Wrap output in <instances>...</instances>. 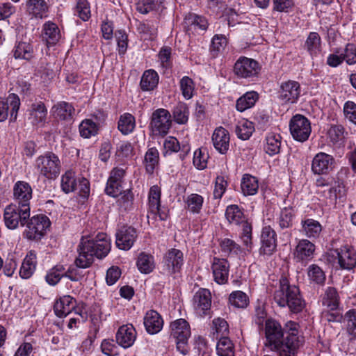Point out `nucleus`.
<instances>
[{
    "instance_id": "nucleus-11",
    "label": "nucleus",
    "mask_w": 356,
    "mask_h": 356,
    "mask_svg": "<svg viewBox=\"0 0 356 356\" xmlns=\"http://www.w3.org/2000/svg\"><path fill=\"white\" fill-rule=\"evenodd\" d=\"M302 342L298 336L287 334L279 341L278 346L272 350L277 352L278 356H296Z\"/></svg>"
},
{
    "instance_id": "nucleus-50",
    "label": "nucleus",
    "mask_w": 356,
    "mask_h": 356,
    "mask_svg": "<svg viewBox=\"0 0 356 356\" xmlns=\"http://www.w3.org/2000/svg\"><path fill=\"white\" fill-rule=\"evenodd\" d=\"M343 321L346 323V330L351 339H356V309H350L346 312Z\"/></svg>"
},
{
    "instance_id": "nucleus-56",
    "label": "nucleus",
    "mask_w": 356,
    "mask_h": 356,
    "mask_svg": "<svg viewBox=\"0 0 356 356\" xmlns=\"http://www.w3.org/2000/svg\"><path fill=\"white\" fill-rule=\"evenodd\" d=\"M189 111L186 104L179 103L174 108L173 118L177 124H184L188 120Z\"/></svg>"
},
{
    "instance_id": "nucleus-13",
    "label": "nucleus",
    "mask_w": 356,
    "mask_h": 356,
    "mask_svg": "<svg viewBox=\"0 0 356 356\" xmlns=\"http://www.w3.org/2000/svg\"><path fill=\"white\" fill-rule=\"evenodd\" d=\"M193 306L195 313L204 316L209 314L211 307V294L207 289H200L193 298Z\"/></svg>"
},
{
    "instance_id": "nucleus-32",
    "label": "nucleus",
    "mask_w": 356,
    "mask_h": 356,
    "mask_svg": "<svg viewBox=\"0 0 356 356\" xmlns=\"http://www.w3.org/2000/svg\"><path fill=\"white\" fill-rule=\"evenodd\" d=\"M136 266L141 273L148 274L155 268L154 258L150 254L140 252L137 258Z\"/></svg>"
},
{
    "instance_id": "nucleus-1",
    "label": "nucleus",
    "mask_w": 356,
    "mask_h": 356,
    "mask_svg": "<svg viewBox=\"0 0 356 356\" xmlns=\"http://www.w3.org/2000/svg\"><path fill=\"white\" fill-rule=\"evenodd\" d=\"M111 250V239L105 233H99L91 239H82L79 245V256L75 260L76 267L64 270V275L73 282L81 280L83 275L78 268H88L94 257H105Z\"/></svg>"
},
{
    "instance_id": "nucleus-36",
    "label": "nucleus",
    "mask_w": 356,
    "mask_h": 356,
    "mask_svg": "<svg viewBox=\"0 0 356 356\" xmlns=\"http://www.w3.org/2000/svg\"><path fill=\"white\" fill-rule=\"evenodd\" d=\"M281 136L280 134L269 133L266 137L265 152L270 156L277 154L281 148Z\"/></svg>"
},
{
    "instance_id": "nucleus-4",
    "label": "nucleus",
    "mask_w": 356,
    "mask_h": 356,
    "mask_svg": "<svg viewBox=\"0 0 356 356\" xmlns=\"http://www.w3.org/2000/svg\"><path fill=\"white\" fill-rule=\"evenodd\" d=\"M30 217V210L19 207L16 204H10L6 207L3 220L6 226L10 229H15L19 225L24 226L26 220Z\"/></svg>"
},
{
    "instance_id": "nucleus-55",
    "label": "nucleus",
    "mask_w": 356,
    "mask_h": 356,
    "mask_svg": "<svg viewBox=\"0 0 356 356\" xmlns=\"http://www.w3.org/2000/svg\"><path fill=\"white\" fill-rule=\"evenodd\" d=\"M98 128L95 122L92 120L86 119L81 122L79 125L80 135L85 138H89L97 134Z\"/></svg>"
},
{
    "instance_id": "nucleus-42",
    "label": "nucleus",
    "mask_w": 356,
    "mask_h": 356,
    "mask_svg": "<svg viewBox=\"0 0 356 356\" xmlns=\"http://www.w3.org/2000/svg\"><path fill=\"white\" fill-rule=\"evenodd\" d=\"M339 298L337 290L333 287H328L322 299V304L329 310H336L339 307Z\"/></svg>"
},
{
    "instance_id": "nucleus-23",
    "label": "nucleus",
    "mask_w": 356,
    "mask_h": 356,
    "mask_svg": "<svg viewBox=\"0 0 356 356\" xmlns=\"http://www.w3.org/2000/svg\"><path fill=\"white\" fill-rule=\"evenodd\" d=\"M76 301L71 296H63L58 299L54 305L55 314L59 318L67 316L72 311L80 314L76 311Z\"/></svg>"
},
{
    "instance_id": "nucleus-10",
    "label": "nucleus",
    "mask_w": 356,
    "mask_h": 356,
    "mask_svg": "<svg viewBox=\"0 0 356 356\" xmlns=\"http://www.w3.org/2000/svg\"><path fill=\"white\" fill-rule=\"evenodd\" d=\"M259 69V64L255 60L241 56L236 60L234 71L241 78H250L257 76Z\"/></svg>"
},
{
    "instance_id": "nucleus-45",
    "label": "nucleus",
    "mask_w": 356,
    "mask_h": 356,
    "mask_svg": "<svg viewBox=\"0 0 356 356\" xmlns=\"http://www.w3.org/2000/svg\"><path fill=\"white\" fill-rule=\"evenodd\" d=\"M305 47L310 55H317L321 51V38L316 32H311L305 44Z\"/></svg>"
},
{
    "instance_id": "nucleus-29",
    "label": "nucleus",
    "mask_w": 356,
    "mask_h": 356,
    "mask_svg": "<svg viewBox=\"0 0 356 356\" xmlns=\"http://www.w3.org/2000/svg\"><path fill=\"white\" fill-rule=\"evenodd\" d=\"M171 335L175 339L189 338L191 329L188 323L184 318L177 319L170 324Z\"/></svg>"
},
{
    "instance_id": "nucleus-51",
    "label": "nucleus",
    "mask_w": 356,
    "mask_h": 356,
    "mask_svg": "<svg viewBox=\"0 0 356 356\" xmlns=\"http://www.w3.org/2000/svg\"><path fill=\"white\" fill-rule=\"evenodd\" d=\"M179 86L181 95L186 100L191 99L195 92V83L188 76H183L179 81Z\"/></svg>"
},
{
    "instance_id": "nucleus-58",
    "label": "nucleus",
    "mask_w": 356,
    "mask_h": 356,
    "mask_svg": "<svg viewBox=\"0 0 356 356\" xmlns=\"http://www.w3.org/2000/svg\"><path fill=\"white\" fill-rule=\"evenodd\" d=\"M75 14L84 22L88 21L90 16V7L87 0H76Z\"/></svg>"
},
{
    "instance_id": "nucleus-9",
    "label": "nucleus",
    "mask_w": 356,
    "mask_h": 356,
    "mask_svg": "<svg viewBox=\"0 0 356 356\" xmlns=\"http://www.w3.org/2000/svg\"><path fill=\"white\" fill-rule=\"evenodd\" d=\"M184 264L183 252L175 248L168 250L163 257V270L169 275L179 273Z\"/></svg>"
},
{
    "instance_id": "nucleus-64",
    "label": "nucleus",
    "mask_w": 356,
    "mask_h": 356,
    "mask_svg": "<svg viewBox=\"0 0 356 356\" xmlns=\"http://www.w3.org/2000/svg\"><path fill=\"white\" fill-rule=\"evenodd\" d=\"M213 325L217 334L216 338L227 337L229 333V325L225 320L220 318H215L213 321Z\"/></svg>"
},
{
    "instance_id": "nucleus-3",
    "label": "nucleus",
    "mask_w": 356,
    "mask_h": 356,
    "mask_svg": "<svg viewBox=\"0 0 356 356\" xmlns=\"http://www.w3.org/2000/svg\"><path fill=\"white\" fill-rule=\"evenodd\" d=\"M35 167L42 176L52 179L60 174L61 163L57 155L52 152H47L37 158Z\"/></svg>"
},
{
    "instance_id": "nucleus-37",
    "label": "nucleus",
    "mask_w": 356,
    "mask_h": 356,
    "mask_svg": "<svg viewBox=\"0 0 356 356\" xmlns=\"http://www.w3.org/2000/svg\"><path fill=\"white\" fill-rule=\"evenodd\" d=\"M51 112L56 118L66 120L72 118L74 108L67 102H60L52 107Z\"/></svg>"
},
{
    "instance_id": "nucleus-47",
    "label": "nucleus",
    "mask_w": 356,
    "mask_h": 356,
    "mask_svg": "<svg viewBox=\"0 0 356 356\" xmlns=\"http://www.w3.org/2000/svg\"><path fill=\"white\" fill-rule=\"evenodd\" d=\"M65 267L58 264L50 268L45 275V281L51 286L56 285L64 275Z\"/></svg>"
},
{
    "instance_id": "nucleus-61",
    "label": "nucleus",
    "mask_w": 356,
    "mask_h": 356,
    "mask_svg": "<svg viewBox=\"0 0 356 356\" xmlns=\"http://www.w3.org/2000/svg\"><path fill=\"white\" fill-rule=\"evenodd\" d=\"M209 155L205 149L200 148L194 152L193 165L198 170H203L207 167Z\"/></svg>"
},
{
    "instance_id": "nucleus-18",
    "label": "nucleus",
    "mask_w": 356,
    "mask_h": 356,
    "mask_svg": "<svg viewBox=\"0 0 356 356\" xmlns=\"http://www.w3.org/2000/svg\"><path fill=\"white\" fill-rule=\"evenodd\" d=\"M137 337V332L132 324L120 326L115 334L116 343L124 348L131 347Z\"/></svg>"
},
{
    "instance_id": "nucleus-28",
    "label": "nucleus",
    "mask_w": 356,
    "mask_h": 356,
    "mask_svg": "<svg viewBox=\"0 0 356 356\" xmlns=\"http://www.w3.org/2000/svg\"><path fill=\"white\" fill-rule=\"evenodd\" d=\"M37 265L36 254L31 251L24 259L19 269V275L22 279H29L34 273Z\"/></svg>"
},
{
    "instance_id": "nucleus-8",
    "label": "nucleus",
    "mask_w": 356,
    "mask_h": 356,
    "mask_svg": "<svg viewBox=\"0 0 356 356\" xmlns=\"http://www.w3.org/2000/svg\"><path fill=\"white\" fill-rule=\"evenodd\" d=\"M301 94L300 84L296 81L282 82L278 92V98L284 104H295Z\"/></svg>"
},
{
    "instance_id": "nucleus-26",
    "label": "nucleus",
    "mask_w": 356,
    "mask_h": 356,
    "mask_svg": "<svg viewBox=\"0 0 356 356\" xmlns=\"http://www.w3.org/2000/svg\"><path fill=\"white\" fill-rule=\"evenodd\" d=\"M314 251V244L307 239H302L296 245L294 255L299 261H307L313 258Z\"/></svg>"
},
{
    "instance_id": "nucleus-63",
    "label": "nucleus",
    "mask_w": 356,
    "mask_h": 356,
    "mask_svg": "<svg viewBox=\"0 0 356 356\" xmlns=\"http://www.w3.org/2000/svg\"><path fill=\"white\" fill-rule=\"evenodd\" d=\"M134 147L130 142L121 141L118 144L116 155L118 157L128 158L133 155Z\"/></svg>"
},
{
    "instance_id": "nucleus-41",
    "label": "nucleus",
    "mask_w": 356,
    "mask_h": 356,
    "mask_svg": "<svg viewBox=\"0 0 356 356\" xmlns=\"http://www.w3.org/2000/svg\"><path fill=\"white\" fill-rule=\"evenodd\" d=\"M13 56L16 59L31 60L34 56L33 47L27 42H19L15 45L13 51Z\"/></svg>"
},
{
    "instance_id": "nucleus-14",
    "label": "nucleus",
    "mask_w": 356,
    "mask_h": 356,
    "mask_svg": "<svg viewBox=\"0 0 356 356\" xmlns=\"http://www.w3.org/2000/svg\"><path fill=\"white\" fill-rule=\"evenodd\" d=\"M266 346L270 350L276 348L283 338V331L280 324L273 319H268L265 323Z\"/></svg>"
},
{
    "instance_id": "nucleus-7",
    "label": "nucleus",
    "mask_w": 356,
    "mask_h": 356,
    "mask_svg": "<svg viewBox=\"0 0 356 356\" xmlns=\"http://www.w3.org/2000/svg\"><path fill=\"white\" fill-rule=\"evenodd\" d=\"M289 129L293 139L299 142L306 141L312 131L309 120L299 114L296 115L291 119Z\"/></svg>"
},
{
    "instance_id": "nucleus-5",
    "label": "nucleus",
    "mask_w": 356,
    "mask_h": 356,
    "mask_svg": "<svg viewBox=\"0 0 356 356\" xmlns=\"http://www.w3.org/2000/svg\"><path fill=\"white\" fill-rule=\"evenodd\" d=\"M26 220V237L31 240L40 239L50 226L49 219L43 214L35 215Z\"/></svg>"
},
{
    "instance_id": "nucleus-53",
    "label": "nucleus",
    "mask_w": 356,
    "mask_h": 356,
    "mask_svg": "<svg viewBox=\"0 0 356 356\" xmlns=\"http://www.w3.org/2000/svg\"><path fill=\"white\" fill-rule=\"evenodd\" d=\"M229 302L236 308H245L249 303L248 296L241 291H235L230 293Z\"/></svg>"
},
{
    "instance_id": "nucleus-49",
    "label": "nucleus",
    "mask_w": 356,
    "mask_h": 356,
    "mask_svg": "<svg viewBox=\"0 0 356 356\" xmlns=\"http://www.w3.org/2000/svg\"><path fill=\"white\" fill-rule=\"evenodd\" d=\"M161 188L157 185L152 186L149 192V211L150 213L159 211L161 200Z\"/></svg>"
},
{
    "instance_id": "nucleus-52",
    "label": "nucleus",
    "mask_w": 356,
    "mask_h": 356,
    "mask_svg": "<svg viewBox=\"0 0 356 356\" xmlns=\"http://www.w3.org/2000/svg\"><path fill=\"white\" fill-rule=\"evenodd\" d=\"M307 276L311 282L316 284H323L326 279L324 271L316 264L308 267Z\"/></svg>"
},
{
    "instance_id": "nucleus-22",
    "label": "nucleus",
    "mask_w": 356,
    "mask_h": 356,
    "mask_svg": "<svg viewBox=\"0 0 356 356\" xmlns=\"http://www.w3.org/2000/svg\"><path fill=\"white\" fill-rule=\"evenodd\" d=\"M261 241V246L260 248V253L266 255H271L276 249L277 240L276 233L270 226L263 227Z\"/></svg>"
},
{
    "instance_id": "nucleus-31",
    "label": "nucleus",
    "mask_w": 356,
    "mask_h": 356,
    "mask_svg": "<svg viewBox=\"0 0 356 356\" xmlns=\"http://www.w3.org/2000/svg\"><path fill=\"white\" fill-rule=\"evenodd\" d=\"M29 111V120L33 124H38L45 120L47 110L44 103L40 102L33 104Z\"/></svg>"
},
{
    "instance_id": "nucleus-33",
    "label": "nucleus",
    "mask_w": 356,
    "mask_h": 356,
    "mask_svg": "<svg viewBox=\"0 0 356 356\" xmlns=\"http://www.w3.org/2000/svg\"><path fill=\"white\" fill-rule=\"evenodd\" d=\"M159 75L154 70H148L144 72L140 86L143 91H150L154 90L159 83Z\"/></svg>"
},
{
    "instance_id": "nucleus-46",
    "label": "nucleus",
    "mask_w": 356,
    "mask_h": 356,
    "mask_svg": "<svg viewBox=\"0 0 356 356\" xmlns=\"http://www.w3.org/2000/svg\"><path fill=\"white\" fill-rule=\"evenodd\" d=\"M159 154L155 147L148 149L146 152L144 159V164L146 171L152 174L155 168L159 163Z\"/></svg>"
},
{
    "instance_id": "nucleus-17",
    "label": "nucleus",
    "mask_w": 356,
    "mask_h": 356,
    "mask_svg": "<svg viewBox=\"0 0 356 356\" xmlns=\"http://www.w3.org/2000/svg\"><path fill=\"white\" fill-rule=\"evenodd\" d=\"M338 264L346 270H352L356 266V249L349 245H344L336 250Z\"/></svg>"
},
{
    "instance_id": "nucleus-38",
    "label": "nucleus",
    "mask_w": 356,
    "mask_h": 356,
    "mask_svg": "<svg viewBox=\"0 0 356 356\" xmlns=\"http://www.w3.org/2000/svg\"><path fill=\"white\" fill-rule=\"evenodd\" d=\"M241 188L244 195H254L258 191V180L254 176L245 174L242 177Z\"/></svg>"
},
{
    "instance_id": "nucleus-21",
    "label": "nucleus",
    "mask_w": 356,
    "mask_h": 356,
    "mask_svg": "<svg viewBox=\"0 0 356 356\" xmlns=\"http://www.w3.org/2000/svg\"><path fill=\"white\" fill-rule=\"evenodd\" d=\"M137 238L136 231L131 227H123L116 234V245L121 250H128Z\"/></svg>"
},
{
    "instance_id": "nucleus-12",
    "label": "nucleus",
    "mask_w": 356,
    "mask_h": 356,
    "mask_svg": "<svg viewBox=\"0 0 356 356\" xmlns=\"http://www.w3.org/2000/svg\"><path fill=\"white\" fill-rule=\"evenodd\" d=\"M32 193L33 191L29 183L23 181H17L13 187L14 204L30 210Z\"/></svg>"
},
{
    "instance_id": "nucleus-2",
    "label": "nucleus",
    "mask_w": 356,
    "mask_h": 356,
    "mask_svg": "<svg viewBox=\"0 0 356 356\" xmlns=\"http://www.w3.org/2000/svg\"><path fill=\"white\" fill-rule=\"evenodd\" d=\"M275 302L281 307L287 306L291 311L299 312L305 307L299 288L295 285H289L286 280L280 281V285L274 294Z\"/></svg>"
},
{
    "instance_id": "nucleus-15",
    "label": "nucleus",
    "mask_w": 356,
    "mask_h": 356,
    "mask_svg": "<svg viewBox=\"0 0 356 356\" xmlns=\"http://www.w3.org/2000/svg\"><path fill=\"white\" fill-rule=\"evenodd\" d=\"M20 106V100L17 95L10 94L6 100L0 98V122L5 121L10 113V120H15Z\"/></svg>"
},
{
    "instance_id": "nucleus-16",
    "label": "nucleus",
    "mask_w": 356,
    "mask_h": 356,
    "mask_svg": "<svg viewBox=\"0 0 356 356\" xmlns=\"http://www.w3.org/2000/svg\"><path fill=\"white\" fill-rule=\"evenodd\" d=\"M334 159L325 152L316 154L312 161V171L316 175H327L333 168Z\"/></svg>"
},
{
    "instance_id": "nucleus-20",
    "label": "nucleus",
    "mask_w": 356,
    "mask_h": 356,
    "mask_svg": "<svg viewBox=\"0 0 356 356\" xmlns=\"http://www.w3.org/2000/svg\"><path fill=\"white\" fill-rule=\"evenodd\" d=\"M211 141L216 150L225 154L229 149L230 136L228 131L222 127H217L211 137Z\"/></svg>"
},
{
    "instance_id": "nucleus-57",
    "label": "nucleus",
    "mask_w": 356,
    "mask_h": 356,
    "mask_svg": "<svg viewBox=\"0 0 356 356\" xmlns=\"http://www.w3.org/2000/svg\"><path fill=\"white\" fill-rule=\"evenodd\" d=\"M163 0H140L136 4L137 10L142 14H147L151 10L159 8Z\"/></svg>"
},
{
    "instance_id": "nucleus-43",
    "label": "nucleus",
    "mask_w": 356,
    "mask_h": 356,
    "mask_svg": "<svg viewBox=\"0 0 356 356\" xmlns=\"http://www.w3.org/2000/svg\"><path fill=\"white\" fill-rule=\"evenodd\" d=\"M216 352L218 356H234V343L227 337H220L216 345Z\"/></svg>"
},
{
    "instance_id": "nucleus-62",
    "label": "nucleus",
    "mask_w": 356,
    "mask_h": 356,
    "mask_svg": "<svg viewBox=\"0 0 356 356\" xmlns=\"http://www.w3.org/2000/svg\"><path fill=\"white\" fill-rule=\"evenodd\" d=\"M227 44V38L223 35H216L211 40V51L214 56L222 51Z\"/></svg>"
},
{
    "instance_id": "nucleus-59",
    "label": "nucleus",
    "mask_w": 356,
    "mask_h": 356,
    "mask_svg": "<svg viewBox=\"0 0 356 356\" xmlns=\"http://www.w3.org/2000/svg\"><path fill=\"white\" fill-rule=\"evenodd\" d=\"M220 248L226 255L238 254L241 252V248L234 241L225 238L220 242Z\"/></svg>"
},
{
    "instance_id": "nucleus-35",
    "label": "nucleus",
    "mask_w": 356,
    "mask_h": 356,
    "mask_svg": "<svg viewBox=\"0 0 356 356\" xmlns=\"http://www.w3.org/2000/svg\"><path fill=\"white\" fill-rule=\"evenodd\" d=\"M302 232L308 238L318 237L322 230V226L318 221L307 218L301 222Z\"/></svg>"
},
{
    "instance_id": "nucleus-6",
    "label": "nucleus",
    "mask_w": 356,
    "mask_h": 356,
    "mask_svg": "<svg viewBox=\"0 0 356 356\" xmlns=\"http://www.w3.org/2000/svg\"><path fill=\"white\" fill-rule=\"evenodd\" d=\"M171 127V115L164 108L155 110L151 116L149 127L154 135H165Z\"/></svg>"
},
{
    "instance_id": "nucleus-27",
    "label": "nucleus",
    "mask_w": 356,
    "mask_h": 356,
    "mask_svg": "<svg viewBox=\"0 0 356 356\" xmlns=\"http://www.w3.org/2000/svg\"><path fill=\"white\" fill-rule=\"evenodd\" d=\"M163 147L165 154H170L180 151L179 156L181 160L185 159L191 150V147L188 144H183L181 146L178 140L173 136H168L165 139Z\"/></svg>"
},
{
    "instance_id": "nucleus-24",
    "label": "nucleus",
    "mask_w": 356,
    "mask_h": 356,
    "mask_svg": "<svg viewBox=\"0 0 356 356\" xmlns=\"http://www.w3.org/2000/svg\"><path fill=\"white\" fill-rule=\"evenodd\" d=\"M25 7L31 19L39 20L47 16L49 7L44 0H27Z\"/></svg>"
},
{
    "instance_id": "nucleus-19",
    "label": "nucleus",
    "mask_w": 356,
    "mask_h": 356,
    "mask_svg": "<svg viewBox=\"0 0 356 356\" xmlns=\"http://www.w3.org/2000/svg\"><path fill=\"white\" fill-rule=\"evenodd\" d=\"M211 269L215 282L219 284H224L228 280L229 264L227 259L214 257Z\"/></svg>"
},
{
    "instance_id": "nucleus-60",
    "label": "nucleus",
    "mask_w": 356,
    "mask_h": 356,
    "mask_svg": "<svg viewBox=\"0 0 356 356\" xmlns=\"http://www.w3.org/2000/svg\"><path fill=\"white\" fill-rule=\"evenodd\" d=\"M294 214L291 208L285 207L280 211L278 223L282 229L289 228L292 225Z\"/></svg>"
},
{
    "instance_id": "nucleus-39",
    "label": "nucleus",
    "mask_w": 356,
    "mask_h": 356,
    "mask_svg": "<svg viewBox=\"0 0 356 356\" xmlns=\"http://www.w3.org/2000/svg\"><path fill=\"white\" fill-rule=\"evenodd\" d=\"M42 35L48 46L54 45L60 39V29L56 24H44Z\"/></svg>"
},
{
    "instance_id": "nucleus-40",
    "label": "nucleus",
    "mask_w": 356,
    "mask_h": 356,
    "mask_svg": "<svg viewBox=\"0 0 356 356\" xmlns=\"http://www.w3.org/2000/svg\"><path fill=\"white\" fill-rule=\"evenodd\" d=\"M254 131V126L251 121L243 119L238 122L235 133L238 138L242 140H248Z\"/></svg>"
},
{
    "instance_id": "nucleus-48",
    "label": "nucleus",
    "mask_w": 356,
    "mask_h": 356,
    "mask_svg": "<svg viewBox=\"0 0 356 356\" xmlns=\"http://www.w3.org/2000/svg\"><path fill=\"white\" fill-rule=\"evenodd\" d=\"M76 182H78V178L75 177V173L72 170L67 171L61 177L62 190L65 193L76 190Z\"/></svg>"
},
{
    "instance_id": "nucleus-30",
    "label": "nucleus",
    "mask_w": 356,
    "mask_h": 356,
    "mask_svg": "<svg viewBox=\"0 0 356 356\" xmlns=\"http://www.w3.org/2000/svg\"><path fill=\"white\" fill-rule=\"evenodd\" d=\"M225 216L229 223L236 225L248 223L243 210L236 204H232L227 207Z\"/></svg>"
},
{
    "instance_id": "nucleus-34",
    "label": "nucleus",
    "mask_w": 356,
    "mask_h": 356,
    "mask_svg": "<svg viewBox=\"0 0 356 356\" xmlns=\"http://www.w3.org/2000/svg\"><path fill=\"white\" fill-rule=\"evenodd\" d=\"M258 99L259 95L257 92H247L237 99L236 108L238 111L243 112L254 106Z\"/></svg>"
},
{
    "instance_id": "nucleus-54",
    "label": "nucleus",
    "mask_w": 356,
    "mask_h": 356,
    "mask_svg": "<svg viewBox=\"0 0 356 356\" xmlns=\"http://www.w3.org/2000/svg\"><path fill=\"white\" fill-rule=\"evenodd\" d=\"M204 198L197 193L189 195L186 200L188 209L193 213H199L202 209Z\"/></svg>"
},
{
    "instance_id": "nucleus-44",
    "label": "nucleus",
    "mask_w": 356,
    "mask_h": 356,
    "mask_svg": "<svg viewBox=\"0 0 356 356\" xmlns=\"http://www.w3.org/2000/svg\"><path fill=\"white\" fill-rule=\"evenodd\" d=\"M136 127L135 118L130 113H124L120 118L118 129L124 135L131 133Z\"/></svg>"
},
{
    "instance_id": "nucleus-25",
    "label": "nucleus",
    "mask_w": 356,
    "mask_h": 356,
    "mask_svg": "<svg viewBox=\"0 0 356 356\" xmlns=\"http://www.w3.org/2000/svg\"><path fill=\"white\" fill-rule=\"evenodd\" d=\"M144 325L149 334H154L159 333L163 328V321L157 312L149 310L144 316Z\"/></svg>"
}]
</instances>
